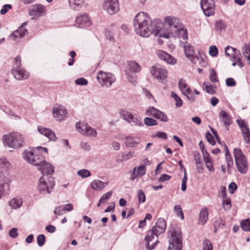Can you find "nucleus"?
Returning <instances> with one entry per match:
<instances>
[{"mask_svg":"<svg viewBox=\"0 0 250 250\" xmlns=\"http://www.w3.org/2000/svg\"><path fill=\"white\" fill-rule=\"evenodd\" d=\"M225 222L222 219L215 221L213 223V228H220L225 226Z\"/></svg>","mask_w":250,"mask_h":250,"instance_id":"nucleus-64","label":"nucleus"},{"mask_svg":"<svg viewBox=\"0 0 250 250\" xmlns=\"http://www.w3.org/2000/svg\"><path fill=\"white\" fill-rule=\"evenodd\" d=\"M171 96L175 100L176 107H180L182 106L183 101L182 99L174 92H171Z\"/></svg>","mask_w":250,"mask_h":250,"instance_id":"nucleus-37","label":"nucleus"},{"mask_svg":"<svg viewBox=\"0 0 250 250\" xmlns=\"http://www.w3.org/2000/svg\"><path fill=\"white\" fill-rule=\"evenodd\" d=\"M235 164L238 171L245 174L248 170V162L246 157L240 149L235 148L233 149Z\"/></svg>","mask_w":250,"mask_h":250,"instance_id":"nucleus-6","label":"nucleus"},{"mask_svg":"<svg viewBox=\"0 0 250 250\" xmlns=\"http://www.w3.org/2000/svg\"><path fill=\"white\" fill-rule=\"evenodd\" d=\"M22 204V200L20 197L14 198L9 202V205L12 208L16 209L20 208Z\"/></svg>","mask_w":250,"mask_h":250,"instance_id":"nucleus-30","label":"nucleus"},{"mask_svg":"<svg viewBox=\"0 0 250 250\" xmlns=\"http://www.w3.org/2000/svg\"><path fill=\"white\" fill-rule=\"evenodd\" d=\"M134 27L136 34L143 37H148L151 34L159 36L164 30V24L159 19L152 21L149 16L144 12L135 17Z\"/></svg>","mask_w":250,"mask_h":250,"instance_id":"nucleus-1","label":"nucleus"},{"mask_svg":"<svg viewBox=\"0 0 250 250\" xmlns=\"http://www.w3.org/2000/svg\"><path fill=\"white\" fill-rule=\"evenodd\" d=\"M201 7L204 13L209 17L214 14V2L213 0H201Z\"/></svg>","mask_w":250,"mask_h":250,"instance_id":"nucleus-12","label":"nucleus"},{"mask_svg":"<svg viewBox=\"0 0 250 250\" xmlns=\"http://www.w3.org/2000/svg\"><path fill=\"white\" fill-rule=\"evenodd\" d=\"M112 193V191H110L104 194L100 199V203L106 202L111 197Z\"/></svg>","mask_w":250,"mask_h":250,"instance_id":"nucleus-45","label":"nucleus"},{"mask_svg":"<svg viewBox=\"0 0 250 250\" xmlns=\"http://www.w3.org/2000/svg\"><path fill=\"white\" fill-rule=\"evenodd\" d=\"M219 119L226 126L227 130L229 129V126L231 123V119L229 114L225 110H221L219 113Z\"/></svg>","mask_w":250,"mask_h":250,"instance_id":"nucleus-23","label":"nucleus"},{"mask_svg":"<svg viewBox=\"0 0 250 250\" xmlns=\"http://www.w3.org/2000/svg\"><path fill=\"white\" fill-rule=\"evenodd\" d=\"M155 136L158 138L166 140L167 138V135L166 133L162 131H158L156 133Z\"/></svg>","mask_w":250,"mask_h":250,"instance_id":"nucleus-59","label":"nucleus"},{"mask_svg":"<svg viewBox=\"0 0 250 250\" xmlns=\"http://www.w3.org/2000/svg\"><path fill=\"white\" fill-rule=\"evenodd\" d=\"M137 196L139 203H143L146 201L145 194L142 189L138 191Z\"/></svg>","mask_w":250,"mask_h":250,"instance_id":"nucleus-44","label":"nucleus"},{"mask_svg":"<svg viewBox=\"0 0 250 250\" xmlns=\"http://www.w3.org/2000/svg\"><path fill=\"white\" fill-rule=\"evenodd\" d=\"M26 24L25 22H23L21 27L12 33L10 37L12 40L16 41L17 39H21L25 36L26 34L27 33V30L24 28L23 26L25 25Z\"/></svg>","mask_w":250,"mask_h":250,"instance_id":"nucleus-19","label":"nucleus"},{"mask_svg":"<svg viewBox=\"0 0 250 250\" xmlns=\"http://www.w3.org/2000/svg\"><path fill=\"white\" fill-rule=\"evenodd\" d=\"M38 245L39 247L42 246L45 243V237L44 234H40L37 238Z\"/></svg>","mask_w":250,"mask_h":250,"instance_id":"nucleus-51","label":"nucleus"},{"mask_svg":"<svg viewBox=\"0 0 250 250\" xmlns=\"http://www.w3.org/2000/svg\"><path fill=\"white\" fill-rule=\"evenodd\" d=\"M171 178V176L167 174H163L159 178V182H164L165 181H168Z\"/></svg>","mask_w":250,"mask_h":250,"instance_id":"nucleus-61","label":"nucleus"},{"mask_svg":"<svg viewBox=\"0 0 250 250\" xmlns=\"http://www.w3.org/2000/svg\"><path fill=\"white\" fill-rule=\"evenodd\" d=\"M76 128L78 132L87 137H95L97 136V131L87 124L78 122L76 124Z\"/></svg>","mask_w":250,"mask_h":250,"instance_id":"nucleus-9","label":"nucleus"},{"mask_svg":"<svg viewBox=\"0 0 250 250\" xmlns=\"http://www.w3.org/2000/svg\"><path fill=\"white\" fill-rule=\"evenodd\" d=\"M166 222L164 218H159L155 226L152 228L153 233L158 237V235L165 232L166 229Z\"/></svg>","mask_w":250,"mask_h":250,"instance_id":"nucleus-16","label":"nucleus"},{"mask_svg":"<svg viewBox=\"0 0 250 250\" xmlns=\"http://www.w3.org/2000/svg\"><path fill=\"white\" fill-rule=\"evenodd\" d=\"M77 174L79 176L83 178H87L91 175L90 171L85 169H83L79 170Z\"/></svg>","mask_w":250,"mask_h":250,"instance_id":"nucleus-42","label":"nucleus"},{"mask_svg":"<svg viewBox=\"0 0 250 250\" xmlns=\"http://www.w3.org/2000/svg\"><path fill=\"white\" fill-rule=\"evenodd\" d=\"M97 79L103 86L109 87L116 81L115 76L111 73L104 72L100 71L97 76Z\"/></svg>","mask_w":250,"mask_h":250,"instance_id":"nucleus-8","label":"nucleus"},{"mask_svg":"<svg viewBox=\"0 0 250 250\" xmlns=\"http://www.w3.org/2000/svg\"><path fill=\"white\" fill-rule=\"evenodd\" d=\"M23 159L28 163L38 167L43 177L51 176L54 172V167L45 161V157L42 154L34 152L32 150H25L22 153Z\"/></svg>","mask_w":250,"mask_h":250,"instance_id":"nucleus-3","label":"nucleus"},{"mask_svg":"<svg viewBox=\"0 0 250 250\" xmlns=\"http://www.w3.org/2000/svg\"><path fill=\"white\" fill-rule=\"evenodd\" d=\"M159 114H160V116L158 120L161 122H167L168 121V118L167 115L164 112L161 111V112L159 113Z\"/></svg>","mask_w":250,"mask_h":250,"instance_id":"nucleus-62","label":"nucleus"},{"mask_svg":"<svg viewBox=\"0 0 250 250\" xmlns=\"http://www.w3.org/2000/svg\"><path fill=\"white\" fill-rule=\"evenodd\" d=\"M178 86L180 89V90L183 93L185 91V90L188 87V85L186 82V81L183 79H180L178 82Z\"/></svg>","mask_w":250,"mask_h":250,"instance_id":"nucleus-49","label":"nucleus"},{"mask_svg":"<svg viewBox=\"0 0 250 250\" xmlns=\"http://www.w3.org/2000/svg\"><path fill=\"white\" fill-rule=\"evenodd\" d=\"M237 186L234 182H231L229 186V189L230 193L232 194L237 189Z\"/></svg>","mask_w":250,"mask_h":250,"instance_id":"nucleus-63","label":"nucleus"},{"mask_svg":"<svg viewBox=\"0 0 250 250\" xmlns=\"http://www.w3.org/2000/svg\"><path fill=\"white\" fill-rule=\"evenodd\" d=\"M123 119L132 125L143 126V124L141 118L134 117L129 112L123 113Z\"/></svg>","mask_w":250,"mask_h":250,"instance_id":"nucleus-17","label":"nucleus"},{"mask_svg":"<svg viewBox=\"0 0 250 250\" xmlns=\"http://www.w3.org/2000/svg\"><path fill=\"white\" fill-rule=\"evenodd\" d=\"M4 146L14 149H18L23 146L24 139L22 135L18 132L4 135L2 137Z\"/></svg>","mask_w":250,"mask_h":250,"instance_id":"nucleus-5","label":"nucleus"},{"mask_svg":"<svg viewBox=\"0 0 250 250\" xmlns=\"http://www.w3.org/2000/svg\"><path fill=\"white\" fill-rule=\"evenodd\" d=\"M146 167L145 165H142L137 167V174L138 175L143 176L146 174Z\"/></svg>","mask_w":250,"mask_h":250,"instance_id":"nucleus-50","label":"nucleus"},{"mask_svg":"<svg viewBox=\"0 0 250 250\" xmlns=\"http://www.w3.org/2000/svg\"><path fill=\"white\" fill-rule=\"evenodd\" d=\"M141 70V66L135 61L128 62V68L125 71L129 73H138Z\"/></svg>","mask_w":250,"mask_h":250,"instance_id":"nucleus-27","label":"nucleus"},{"mask_svg":"<svg viewBox=\"0 0 250 250\" xmlns=\"http://www.w3.org/2000/svg\"><path fill=\"white\" fill-rule=\"evenodd\" d=\"M209 55L212 57H215L218 55V50L215 45H211L209 47Z\"/></svg>","mask_w":250,"mask_h":250,"instance_id":"nucleus-54","label":"nucleus"},{"mask_svg":"<svg viewBox=\"0 0 250 250\" xmlns=\"http://www.w3.org/2000/svg\"><path fill=\"white\" fill-rule=\"evenodd\" d=\"M184 44V50L186 56L192 63L195 64L196 62L194 58V51L193 46L187 42Z\"/></svg>","mask_w":250,"mask_h":250,"instance_id":"nucleus-22","label":"nucleus"},{"mask_svg":"<svg viewBox=\"0 0 250 250\" xmlns=\"http://www.w3.org/2000/svg\"><path fill=\"white\" fill-rule=\"evenodd\" d=\"M139 142L135 141L132 136H126L125 138V144L128 147H134L139 144Z\"/></svg>","mask_w":250,"mask_h":250,"instance_id":"nucleus-32","label":"nucleus"},{"mask_svg":"<svg viewBox=\"0 0 250 250\" xmlns=\"http://www.w3.org/2000/svg\"><path fill=\"white\" fill-rule=\"evenodd\" d=\"M21 58L17 56L14 59V68L12 69H16L21 68Z\"/></svg>","mask_w":250,"mask_h":250,"instance_id":"nucleus-52","label":"nucleus"},{"mask_svg":"<svg viewBox=\"0 0 250 250\" xmlns=\"http://www.w3.org/2000/svg\"><path fill=\"white\" fill-rule=\"evenodd\" d=\"M166 23L164 24L163 32L159 35L160 37L168 39L175 34H177L179 37L183 42L182 43L187 42L188 35L187 30L183 27V25L178 18L172 16L165 18Z\"/></svg>","mask_w":250,"mask_h":250,"instance_id":"nucleus-2","label":"nucleus"},{"mask_svg":"<svg viewBox=\"0 0 250 250\" xmlns=\"http://www.w3.org/2000/svg\"><path fill=\"white\" fill-rule=\"evenodd\" d=\"M12 8V6L11 4H4L2 6V8L1 9V10L0 11V13L1 15H4L8 12V11L9 9H11Z\"/></svg>","mask_w":250,"mask_h":250,"instance_id":"nucleus-57","label":"nucleus"},{"mask_svg":"<svg viewBox=\"0 0 250 250\" xmlns=\"http://www.w3.org/2000/svg\"><path fill=\"white\" fill-rule=\"evenodd\" d=\"M159 110L153 106H149L146 110L145 115L148 116H152L154 118Z\"/></svg>","mask_w":250,"mask_h":250,"instance_id":"nucleus-35","label":"nucleus"},{"mask_svg":"<svg viewBox=\"0 0 250 250\" xmlns=\"http://www.w3.org/2000/svg\"><path fill=\"white\" fill-rule=\"evenodd\" d=\"M125 74L127 79L129 83L132 84H134L136 83V76L133 73H129L128 71H125Z\"/></svg>","mask_w":250,"mask_h":250,"instance_id":"nucleus-41","label":"nucleus"},{"mask_svg":"<svg viewBox=\"0 0 250 250\" xmlns=\"http://www.w3.org/2000/svg\"><path fill=\"white\" fill-rule=\"evenodd\" d=\"M38 130L41 134L44 135L51 141H56L57 139L55 133L49 128L40 126L38 127Z\"/></svg>","mask_w":250,"mask_h":250,"instance_id":"nucleus-21","label":"nucleus"},{"mask_svg":"<svg viewBox=\"0 0 250 250\" xmlns=\"http://www.w3.org/2000/svg\"><path fill=\"white\" fill-rule=\"evenodd\" d=\"M76 26L81 28L89 27L92 23L88 15L86 14H81L76 18Z\"/></svg>","mask_w":250,"mask_h":250,"instance_id":"nucleus-14","label":"nucleus"},{"mask_svg":"<svg viewBox=\"0 0 250 250\" xmlns=\"http://www.w3.org/2000/svg\"><path fill=\"white\" fill-rule=\"evenodd\" d=\"M26 150H32L34 152L41 153L42 152H45L46 154L47 153L48 150L46 147H43L42 146H37L35 148V150L29 148V149H26Z\"/></svg>","mask_w":250,"mask_h":250,"instance_id":"nucleus-55","label":"nucleus"},{"mask_svg":"<svg viewBox=\"0 0 250 250\" xmlns=\"http://www.w3.org/2000/svg\"><path fill=\"white\" fill-rule=\"evenodd\" d=\"M200 155V153L198 152L193 153L194 160L197 165V168H199V165H201L202 163Z\"/></svg>","mask_w":250,"mask_h":250,"instance_id":"nucleus-46","label":"nucleus"},{"mask_svg":"<svg viewBox=\"0 0 250 250\" xmlns=\"http://www.w3.org/2000/svg\"><path fill=\"white\" fill-rule=\"evenodd\" d=\"M215 26L217 30L222 31L226 30L227 25L224 21L220 20L216 21Z\"/></svg>","mask_w":250,"mask_h":250,"instance_id":"nucleus-40","label":"nucleus"},{"mask_svg":"<svg viewBox=\"0 0 250 250\" xmlns=\"http://www.w3.org/2000/svg\"><path fill=\"white\" fill-rule=\"evenodd\" d=\"M53 117L57 121L64 120L68 116L66 108L62 105L54 107L53 110Z\"/></svg>","mask_w":250,"mask_h":250,"instance_id":"nucleus-13","label":"nucleus"},{"mask_svg":"<svg viewBox=\"0 0 250 250\" xmlns=\"http://www.w3.org/2000/svg\"><path fill=\"white\" fill-rule=\"evenodd\" d=\"M208 209L205 208L200 211L199 213V222L204 225L208 220Z\"/></svg>","mask_w":250,"mask_h":250,"instance_id":"nucleus-31","label":"nucleus"},{"mask_svg":"<svg viewBox=\"0 0 250 250\" xmlns=\"http://www.w3.org/2000/svg\"><path fill=\"white\" fill-rule=\"evenodd\" d=\"M55 185V181L52 176L48 177L47 181L44 177H42L39 180L37 188L40 194H50V190L53 189Z\"/></svg>","mask_w":250,"mask_h":250,"instance_id":"nucleus-7","label":"nucleus"},{"mask_svg":"<svg viewBox=\"0 0 250 250\" xmlns=\"http://www.w3.org/2000/svg\"><path fill=\"white\" fill-rule=\"evenodd\" d=\"M243 55L245 57L247 58L249 63L250 65V45H246L243 48Z\"/></svg>","mask_w":250,"mask_h":250,"instance_id":"nucleus-38","label":"nucleus"},{"mask_svg":"<svg viewBox=\"0 0 250 250\" xmlns=\"http://www.w3.org/2000/svg\"><path fill=\"white\" fill-rule=\"evenodd\" d=\"M75 83L77 85H86L88 83L87 81L83 78H80L75 80Z\"/></svg>","mask_w":250,"mask_h":250,"instance_id":"nucleus-58","label":"nucleus"},{"mask_svg":"<svg viewBox=\"0 0 250 250\" xmlns=\"http://www.w3.org/2000/svg\"><path fill=\"white\" fill-rule=\"evenodd\" d=\"M206 138L208 142L212 146H214L216 144L213 136L208 131L206 133Z\"/></svg>","mask_w":250,"mask_h":250,"instance_id":"nucleus-47","label":"nucleus"},{"mask_svg":"<svg viewBox=\"0 0 250 250\" xmlns=\"http://www.w3.org/2000/svg\"><path fill=\"white\" fill-rule=\"evenodd\" d=\"M204 89L206 90V92L210 94L213 95L216 93L214 87L211 85L208 82H204L203 84Z\"/></svg>","mask_w":250,"mask_h":250,"instance_id":"nucleus-34","label":"nucleus"},{"mask_svg":"<svg viewBox=\"0 0 250 250\" xmlns=\"http://www.w3.org/2000/svg\"><path fill=\"white\" fill-rule=\"evenodd\" d=\"M154 235H155L154 233H153L152 229L150 231H149L148 232V234H147V235L146 236V237L145 238V240L146 242V243H148L149 244V242L150 241H151L154 239Z\"/></svg>","mask_w":250,"mask_h":250,"instance_id":"nucleus-60","label":"nucleus"},{"mask_svg":"<svg viewBox=\"0 0 250 250\" xmlns=\"http://www.w3.org/2000/svg\"><path fill=\"white\" fill-rule=\"evenodd\" d=\"M144 123L147 126H154L158 125V122L151 118L150 117H146L144 119Z\"/></svg>","mask_w":250,"mask_h":250,"instance_id":"nucleus-39","label":"nucleus"},{"mask_svg":"<svg viewBox=\"0 0 250 250\" xmlns=\"http://www.w3.org/2000/svg\"><path fill=\"white\" fill-rule=\"evenodd\" d=\"M109 182H103L99 180H94L91 183V188L95 190L100 191L105 188Z\"/></svg>","mask_w":250,"mask_h":250,"instance_id":"nucleus-25","label":"nucleus"},{"mask_svg":"<svg viewBox=\"0 0 250 250\" xmlns=\"http://www.w3.org/2000/svg\"><path fill=\"white\" fill-rule=\"evenodd\" d=\"M174 211L178 216H181L182 219H184V216L182 211V209L180 205H176L174 207Z\"/></svg>","mask_w":250,"mask_h":250,"instance_id":"nucleus-43","label":"nucleus"},{"mask_svg":"<svg viewBox=\"0 0 250 250\" xmlns=\"http://www.w3.org/2000/svg\"><path fill=\"white\" fill-rule=\"evenodd\" d=\"M9 235L12 238H16L19 235L18 229L16 228H13L9 231Z\"/></svg>","mask_w":250,"mask_h":250,"instance_id":"nucleus-53","label":"nucleus"},{"mask_svg":"<svg viewBox=\"0 0 250 250\" xmlns=\"http://www.w3.org/2000/svg\"><path fill=\"white\" fill-rule=\"evenodd\" d=\"M45 11V7L42 4H36L33 5L31 10L29 11L30 15H37L44 13Z\"/></svg>","mask_w":250,"mask_h":250,"instance_id":"nucleus-26","label":"nucleus"},{"mask_svg":"<svg viewBox=\"0 0 250 250\" xmlns=\"http://www.w3.org/2000/svg\"><path fill=\"white\" fill-rule=\"evenodd\" d=\"M169 247L167 250H182V231L179 228H171L168 231Z\"/></svg>","mask_w":250,"mask_h":250,"instance_id":"nucleus-4","label":"nucleus"},{"mask_svg":"<svg viewBox=\"0 0 250 250\" xmlns=\"http://www.w3.org/2000/svg\"><path fill=\"white\" fill-rule=\"evenodd\" d=\"M209 80L212 83H215L218 81L217 74L213 69H211L210 71Z\"/></svg>","mask_w":250,"mask_h":250,"instance_id":"nucleus-48","label":"nucleus"},{"mask_svg":"<svg viewBox=\"0 0 250 250\" xmlns=\"http://www.w3.org/2000/svg\"><path fill=\"white\" fill-rule=\"evenodd\" d=\"M203 250H213L212 244L207 238H205L203 241Z\"/></svg>","mask_w":250,"mask_h":250,"instance_id":"nucleus-36","label":"nucleus"},{"mask_svg":"<svg viewBox=\"0 0 250 250\" xmlns=\"http://www.w3.org/2000/svg\"><path fill=\"white\" fill-rule=\"evenodd\" d=\"M226 84L229 87H233L236 85V83L233 78H229L226 80Z\"/></svg>","mask_w":250,"mask_h":250,"instance_id":"nucleus-56","label":"nucleus"},{"mask_svg":"<svg viewBox=\"0 0 250 250\" xmlns=\"http://www.w3.org/2000/svg\"><path fill=\"white\" fill-rule=\"evenodd\" d=\"M70 7L74 10L78 11L82 8L84 0H68Z\"/></svg>","mask_w":250,"mask_h":250,"instance_id":"nucleus-29","label":"nucleus"},{"mask_svg":"<svg viewBox=\"0 0 250 250\" xmlns=\"http://www.w3.org/2000/svg\"><path fill=\"white\" fill-rule=\"evenodd\" d=\"M103 7L109 15H114L120 9L118 0H104Z\"/></svg>","mask_w":250,"mask_h":250,"instance_id":"nucleus-10","label":"nucleus"},{"mask_svg":"<svg viewBox=\"0 0 250 250\" xmlns=\"http://www.w3.org/2000/svg\"><path fill=\"white\" fill-rule=\"evenodd\" d=\"M150 73L159 81H163L167 77V70L163 66L156 64L150 69Z\"/></svg>","mask_w":250,"mask_h":250,"instance_id":"nucleus-11","label":"nucleus"},{"mask_svg":"<svg viewBox=\"0 0 250 250\" xmlns=\"http://www.w3.org/2000/svg\"><path fill=\"white\" fill-rule=\"evenodd\" d=\"M11 72L15 79L18 80L25 79H27L28 77V75L26 72L25 70L22 68H20L16 69H12Z\"/></svg>","mask_w":250,"mask_h":250,"instance_id":"nucleus-24","label":"nucleus"},{"mask_svg":"<svg viewBox=\"0 0 250 250\" xmlns=\"http://www.w3.org/2000/svg\"><path fill=\"white\" fill-rule=\"evenodd\" d=\"M0 181H3L0 184V199L2 198L3 196L5 195L6 191L9 188V184H8V179L6 177H4L3 178H0Z\"/></svg>","mask_w":250,"mask_h":250,"instance_id":"nucleus-28","label":"nucleus"},{"mask_svg":"<svg viewBox=\"0 0 250 250\" xmlns=\"http://www.w3.org/2000/svg\"><path fill=\"white\" fill-rule=\"evenodd\" d=\"M157 55L161 60L168 64H174L176 62V60L174 57L164 51H158Z\"/></svg>","mask_w":250,"mask_h":250,"instance_id":"nucleus-20","label":"nucleus"},{"mask_svg":"<svg viewBox=\"0 0 250 250\" xmlns=\"http://www.w3.org/2000/svg\"><path fill=\"white\" fill-rule=\"evenodd\" d=\"M225 50L227 56L232 57L231 61L241 59V54L240 51L235 48L228 46L225 48Z\"/></svg>","mask_w":250,"mask_h":250,"instance_id":"nucleus-18","label":"nucleus"},{"mask_svg":"<svg viewBox=\"0 0 250 250\" xmlns=\"http://www.w3.org/2000/svg\"><path fill=\"white\" fill-rule=\"evenodd\" d=\"M236 123L241 129L244 141L247 144H250V130L247 124L242 120H237Z\"/></svg>","mask_w":250,"mask_h":250,"instance_id":"nucleus-15","label":"nucleus"},{"mask_svg":"<svg viewBox=\"0 0 250 250\" xmlns=\"http://www.w3.org/2000/svg\"><path fill=\"white\" fill-rule=\"evenodd\" d=\"M240 226L243 230L250 231V218H248L241 221Z\"/></svg>","mask_w":250,"mask_h":250,"instance_id":"nucleus-33","label":"nucleus"}]
</instances>
